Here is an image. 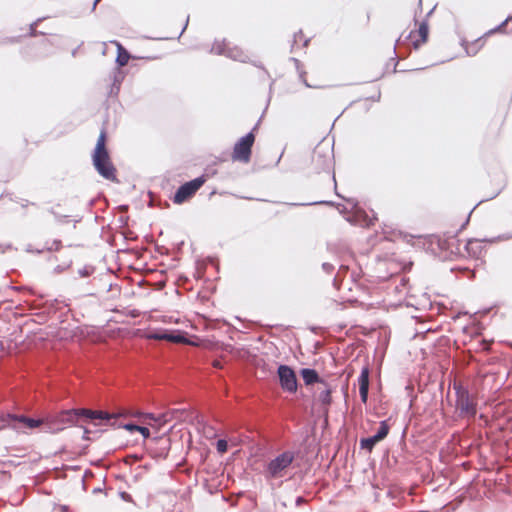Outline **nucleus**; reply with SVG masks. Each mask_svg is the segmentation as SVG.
I'll return each instance as SVG.
<instances>
[{"instance_id": "f257e3e1", "label": "nucleus", "mask_w": 512, "mask_h": 512, "mask_svg": "<svg viewBox=\"0 0 512 512\" xmlns=\"http://www.w3.org/2000/svg\"><path fill=\"white\" fill-rule=\"evenodd\" d=\"M108 412L86 408L63 410L45 417V433L55 434L67 427H82V423L93 422L95 418H108Z\"/></svg>"}, {"instance_id": "f03ea898", "label": "nucleus", "mask_w": 512, "mask_h": 512, "mask_svg": "<svg viewBox=\"0 0 512 512\" xmlns=\"http://www.w3.org/2000/svg\"><path fill=\"white\" fill-rule=\"evenodd\" d=\"M106 132L101 131L92 156L96 171L107 180H116V169L113 166L105 146Z\"/></svg>"}, {"instance_id": "7ed1b4c3", "label": "nucleus", "mask_w": 512, "mask_h": 512, "mask_svg": "<svg viewBox=\"0 0 512 512\" xmlns=\"http://www.w3.org/2000/svg\"><path fill=\"white\" fill-rule=\"evenodd\" d=\"M311 165L315 173H332V179L336 185L335 174L333 172V150L327 144L319 143L316 145L312 152Z\"/></svg>"}, {"instance_id": "20e7f679", "label": "nucleus", "mask_w": 512, "mask_h": 512, "mask_svg": "<svg viewBox=\"0 0 512 512\" xmlns=\"http://www.w3.org/2000/svg\"><path fill=\"white\" fill-rule=\"evenodd\" d=\"M295 455L291 451H285L272 459L265 468L267 479H278L285 476L286 470L290 467Z\"/></svg>"}, {"instance_id": "39448f33", "label": "nucleus", "mask_w": 512, "mask_h": 512, "mask_svg": "<svg viewBox=\"0 0 512 512\" xmlns=\"http://www.w3.org/2000/svg\"><path fill=\"white\" fill-rule=\"evenodd\" d=\"M456 392L455 407L460 417L472 418L476 415V404L471 400L469 392L463 386L454 383Z\"/></svg>"}, {"instance_id": "423d86ee", "label": "nucleus", "mask_w": 512, "mask_h": 512, "mask_svg": "<svg viewBox=\"0 0 512 512\" xmlns=\"http://www.w3.org/2000/svg\"><path fill=\"white\" fill-rule=\"evenodd\" d=\"M254 140L255 137L252 131L241 137L234 145L232 159L234 161L248 163L251 159V149Z\"/></svg>"}, {"instance_id": "0eeeda50", "label": "nucleus", "mask_w": 512, "mask_h": 512, "mask_svg": "<svg viewBox=\"0 0 512 512\" xmlns=\"http://www.w3.org/2000/svg\"><path fill=\"white\" fill-rule=\"evenodd\" d=\"M204 175H201L191 181L182 184L174 194L173 202L181 204L196 193V191L205 183Z\"/></svg>"}, {"instance_id": "6e6552de", "label": "nucleus", "mask_w": 512, "mask_h": 512, "mask_svg": "<svg viewBox=\"0 0 512 512\" xmlns=\"http://www.w3.org/2000/svg\"><path fill=\"white\" fill-rule=\"evenodd\" d=\"M281 388L288 393H295L298 381L294 370L288 365H279L277 369Z\"/></svg>"}, {"instance_id": "1a4fd4ad", "label": "nucleus", "mask_w": 512, "mask_h": 512, "mask_svg": "<svg viewBox=\"0 0 512 512\" xmlns=\"http://www.w3.org/2000/svg\"><path fill=\"white\" fill-rule=\"evenodd\" d=\"M149 339L155 340H167L173 343H186V337L180 332L175 331H167V330H159L155 332H151L147 335Z\"/></svg>"}, {"instance_id": "9d476101", "label": "nucleus", "mask_w": 512, "mask_h": 512, "mask_svg": "<svg viewBox=\"0 0 512 512\" xmlns=\"http://www.w3.org/2000/svg\"><path fill=\"white\" fill-rule=\"evenodd\" d=\"M359 394L363 403L367 402L369 391V368L364 366L358 377Z\"/></svg>"}, {"instance_id": "9b49d317", "label": "nucleus", "mask_w": 512, "mask_h": 512, "mask_svg": "<svg viewBox=\"0 0 512 512\" xmlns=\"http://www.w3.org/2000/svg\"><path fill=\"white\" fill-rule=\"evenodd\" d=\"M300 375L305 383V385H312L314 383H324V380L321 379L315 369L312 368H303L300 370Z\"/></svg>"}, {"instance_id": "f8f14e48", "label": "nucleus", "mask_w": 512, "mask_h": 512, "mask_svg": "<svg viewBox=\"0 0 512 512\" xmlns=\"http://www.w3.org/2000/svg\"><path fill=\"white\" fill-rule=\"evenodd\" d=\"M108 418H95L94 421L92 423H94L95 425L99 424V425H109L111 427H114V428H122V426H119V424H122L121 422H119V417L121 416V414H111V413H108Z\"/></svg>"}, {"instance_id": "ddd939ff", "label": "nucleus", "mask_w": 512, "mask_h": 512, "mask_svg": "<svg viewBox=\"0 0 512 512\" xmlns=\"http://www.w3.org/2000/svg\"><path fill=\"white\" fill-rule=\"evenodd\" d=\"M226 56L228 58H231L235 61H240V62H247L249 59L248 55L241 48H239L237 46L229 47L227 49Z\"/></svg>"}, {"instance_id": "4468645a", "label": "nucleus", "mask_w": 512, "mask_h": 512, "mask_svg": "<svg viewBox=\"0 0 512 512\" xmlns=\"http://www.w3.org/2000/svg\"><path fill=\"white\" fill-rule=\"evenodd\" d=\"M321 385L323 386V389L318 394V400L320 401V403L322 405L329 406L331 404V402H332V398H331L332 389H331V386L326 381H324V383H321Z\"/></svg>"}, {"instance_id": "2eb2a0df", "label": "nucleus", "mask_w": 512, "mask_h": 512, "mask_svg": "<svg viewBox=\"0 0 512 512\" xmlns=\"http://www.w3.org/2000/svg\"><path fill=\"white\" fill-rule=\"evenodd\" d=\"M16 419L19 422L26 424L29 428H36V427L41 426L42 430L45 432V418L34 419V418H29V417L21 415V416L16 417Z\"/></svg>"}, {"instance_id": "dca6fc26", "label": "nucleus", "mask_w": 512, "mask_h": 512, "mask_svg": "<svg viewBox=\"0 0 512 512\" xmlns=\"http://www.w3.org/2000/svg\"><path fill=\"white\" fill-rule=\"evenodd\" d=\"M465 249L470 256L477 257L482 250L481 242L477 239H470L466 242Z\"/></svg>"}, {"instance_id": "f3484780", "label": "nucleus", "mask_w": 512, "mask_h": 512, "mask_svg": "<svg viewBox=\"0 0 512 512\" xmlns=\"http://www.w3.org/2000/svg\"><path fill=\"white\" fill-rule=\"evenodd\" d=\"M117 44V57H116V62L119 66H125L129 59H130V55L129 53L123 48V46L119 43H116Z\"/></svg>"}, {"instance_id": "a211bd4d", "label": "nucleus", "mask_w": 512, "mask_h": 512, "mask_svg": "<svg viewBox=\"0 0 512 512\" xmlns=\"http://www.w3.org/2000/svg\"><path fill=\"white\" fill-rule=\"evenodd\" d=\"M418 33L420 35V40H416L413 42V46L415 49H417L420 45V43H424L427 40L428 37V24L426 21H423L418 28Z\"/></svg>"}, {"instance_id": "6ab92c4d", "label": "nucleus", "mask_w": 512, "mask_h": 512, "mask_svg": "<svg viewBox=\"0 0 512 512\" xmlns=\"http://www.w3.org/2000/svg\"><path fill=\"white\" fill-rule=\"evenodd\" d=\"M227 47L225 40L222 41H215L211 47V53H215L218 55H225L227 53Z\"/></svg>"}, {"instance_id": "aec40b11", "label": "nucleus", "mask_w": 512, "mask_h": 512, "mask_svg": "<svg viewBox=\"0 0 512 512\" xmlns=\"http://www.w3.org/2000/svg\"><path fill=\"white\" fill-rule=\"evenodd\" d=\"M378 442L379 440L374 435L368 438H362L360 440V447L370 452Z\"/></svg>"}, {"instance_id": "412c9836", "label": "nucleus", "mask_w": 512, "mask_h": 512, "mask_svg": "<svg viewBox=\"0 0 512 512\" xmlns=\"http://www.w3.org/2000/svg\"><path fill=\"white\" fill-rule=\"evenodd\" d=\"M389 433V425L387 421L383 420L380 422V427L377 433L374 435L379 441L383 440Z\"/></svg>"}, {"instance_id": "4be33fe9", "label": "nucleus", "mask_w": 512, "mask_h": 512, "mask_svg": "<svg viewBox=\"0 0 512 512\" xmlns=\"http://www.w3.org/2000/svg\"><path fill=\"white\" fill-rule=\"evenodd\" d=\"M170 418L168 417V414L162 413L157 415V418L155 419L154 424H150L151 427L156 428L157 430H160L162 426H164Z\"/></svg>"}, {"instance_id": "5701e85b", "label": "nucleus", "mask_w": 512, "mask_h": 512, "mask_svg": "<svg viewBox=\"0 0 512 512\" xmlns=\"http://www.w3.org/2000/svg\"><path fill=\"white\" fill-rule=\"evenodd\" d=\"M94 272V268L92 266H84L83 268L78 270V275L80 277H88Z\"/></svg>"}, {"instance_id": "b1692460", "label": "nucleus", "mask_w": 512, "mask_h": 512, "mask_svg": "<svg viewBox=\"0 0 512 512\" xmlns=\"http://www.w3.org/2000/svg\"><path fill=\"white\" fill-rule=\"evenodd\" d=\"M216 448L219 453H225L228 449L227 441L224 439H219L216 443Z\"/></svg>"}, {"instance_id": "393cba45", "label": "nucleus", "mask_w": 512, "mask_h": 512, "mask_svg": "<svg viewBox=\"0 0 512 512\" xmlns=\"http://www.w3.org/2000/svg\"><path fill=\"white\" fill-rule=\"evenodd\" d=\"M510 20H512V15L508 16V17H507V18H506V19H505L501 24H499L497 27H495L494 29H491V30L488 32V34H492V33L496 32V31L501 30L503 27H505V26H506V24H507Z\"/></svg>"}, {"instance_id": "a878e982", "label": "nucleus", "mask_w": 512, "mask_h": 512, "mask_svg": "<svg viewBox=\"0 0 512 512\" xmlns=\"http://www.w3.org/2000/svg\"><path fill=\"white\" fill-rule=\"evenodd\" d=\"M119 426H122L123 429L134 432L138 430L139 425L134 423H125V424H119Z\"/></svg>"}, {"instance_id": "bb28decb", "label": "nucleus", "mask_w": 512, "mask_h": 512, "mask_svg": "<svg viewBox=\"0 0 512 512\" xmlns=\"http://www.w3.org/2000/svg\"><path fill=\"white\" fill-rule=\"evenodd\" d=\"M335 267L333 264L331 263H328V262H324L322 264V270L326 273V274H331L333 271H334Z\"/></svg>"}, {"instance_id": "cd10ccee", "label": "nucleus", "mask_w": 512, "mask_h": 512, "mask_svg": "<svg viewBox=\"0 0 512 512\" xmlns=\"http://www.w3.org/2000/svg\"><path fill=\"white\" fill-rule=\"evenodd\" d=\"M49 212H50L52 215H54V217H55V219H56V221H57V222L62 223V222L64 221V219H65V218H67V216H66V215H60V214H58L57 212H55V210H54L53 208H51V209L49 210Z\"/></svg>"}, {"instance_id": "c85d7f7f", "label": "nucleus", "mask_w": 512, "mask_h": 512, "mask_svg": "<svg viewBox=\"0 0 512 512\" xmlns=\"http://www.w3.org/2000/svg\"><path fill=\"white\" fill-rule=\"evenodd\" d=\"M137 431L141 433V435L143 436L144 439H147L150 437V431L147 427L139 426Z\"/></svg>"}, {"instance_id": "c756f323", "label": "nucleus", "mask_w": 512, "mask_h": 512, "mask_svg": "<svg viewBox=\"0 0 512 512\" xmlns=\"http://www.w3.org/2000/svg\"><path fill=\"white\" fill-rule=\"evenodd\" d=\"M306 205H330V206H333L334 203L332 201L321 200V201L310 202V203H307Z\"/></svg>"}, {"instance_id": "7c9ffc66", "label": "nucleus", "mask_w": 512, "mask_h": 512, "mask_svg": "<svg viewBox=\"0 0 512 512\" xmlns=\"http://www.w3.org/2000/svg\"><path fill=\"white\" fill-rule=\"evenodd\" d=\"M36 25H37V22H33L32 24H30V32H29V34L31 36H35L37 34V32H36Z\"/></svg>"}, {"instance_id": "2f4dec72", "label": "nucleus", "mask_w": 512, "mask_h": 512, "mask_svg": "<svg viewBox=\"0 0 512 512\" xmlns=\"http://www.w3.org/2000/svg\"><path fill=\"white\" fill-rule=\"evenodd\" d=\"M84 424L85 423H82V427H81L84 430L82 438L85 439V440H89L90 438H89L88 434L90 433V431L84 426Z\"/></svg>"}, {"instance_id": "473e14b6", "label": "nucleus", "mask_w": 512, "mask_h": 512, "mask_svg": "<svg viewBox=\"0 0 512 512\" xmlns=\"http://www.w3.org/2000/svg\"><path fill=\"white\" fill-rule=\"evenodd\" d=\"M298 37L299 38L302 37V31H299L298 33L294 34V41H293L292 47H294V45L296 44Z\"/></svg>"}, {"instance_id": "72a5a7b5", "label": "nucleus", "mask_w": 512, "mask_h": 512, "mask_svg": "<svg viewBox=\"0 0 512 512\" xmlns=\"http://www.w3.org/2000/svg\"><path fill=\"white\" fill-rule=\"evenodd\" d=\"M304 501H305V500H304V498H303L302 496H298V497L296 498V500H295V504H296L297 506H299V505H301L302 503H304Z\"/></svg>"}, {"instance_id": "f704fd0d", "label": "nucleus", "mask_w": 512, "mask_h": 512, "mask_svg": "<svg viewBox=\"0 0 512 512\" xmlns=\"http://www.w3.org/2000/svg\"><path fill=\"white\" fill-rule=\"evenodd\" d=\"M212 365H213V367L218 368V369L222 368V363L219 360H214Z\"/></svg>"}, {"instance_id": "c9c22d12", "label": "nucleus", "mask_w": 512, "mask_h": 512, "mask_svg": "<svg viewBox=\"0 0 512 512\" xmlns=\"http://www.w3.org/2000/svg\"><path fill=\"white\" fill-rule=\"evenodd\" d=\"M145 417L152 420L153 422H155V419L157 418V416L152 413L145 414Z\"/></svg>"}, {"instance_id": "e433bc0d", "label": "nucleus", "mask_w": 512, "mask_h": 512, "mask_svg": "<svg viewBox=\"0 0 512 512\" xmlns=\"http://www.w3.org/2000/svg\"><path fill=\"white\" fill-rule=\"evenodd\" d=\"M188 21H189V17H187V19H186V23H185V25L183 26V29H182V31H181V33H180V35H182V34H183V32L185 31V29H186V27H187V25H188Z\"/></svg>"}, {"instance_id": "4c0bfd02", "label": "nucleus", "mask_w": 512, "mask_h": 512, "mask_svg": "<svg viewBox=\"0 0 512 512\" xmlns=\"http://www.w3.org/2000/svg\"><path fill=\"white\" fill-rule=\"evenodd\" d=\"M376 219V217L373 215L372 218L369 219V222L367 223L368 226L373 225V221Z\"/></svg>"}, {"instance_id": "58836bf2", "label": "nucleus", "mask_w": 512, "mask_h": 512, "mask_svg": "<svg viewBox=\"0 0 512 512\" xmlns=\"http://www.w3.org/2000/svg\"><path fill=\"white\" fill-rule=\"evenodd\" d=\"M100 0H94L93 2V6H92V10H94L96 8V5L97 3L99 2Z\"/></svg>"}, {"instance_id": "ea45409f", "label": "nucleus", "mask_w": 512, "mask_h": 512, "mask_svg": "<svg viewBox=\"0 0 512 512\" xmlns=\"http://www.w3.org/2000/svg\"><path fill=\"white\" fill-rule=\"evenodd\" d=\"M308 41H309V40H308V39H306V40L304 41V43H303V46H307Z\"/></svg>"}, {"instance_id": "a19ab883", "label": "nucleus", "mask_w": 512, "mask_h": 512, "mask_svg": "<svg viewBox=\"0 0 512 512\" xmlns=\"http://www.w3.org/2000/svg\"><path fill=\"white\" fill-rule=\"evenodd\" d=\"M3 349V343L0 341V350Z\"/></svg>"}, {"instance_id": "79ce46f5", "label": "nucleus", "mask_w": 512, "mask_h": 512, "mask_svg": "<svg viewBox=\"0 0 512 512\" xmlns=\"http://www.w3.org/2000/svg\"><path fill=\"white\" fill-rule=\"evenodd\" d=\"M413 32H410L406 38H410Z\"/></svg>"}, {"instance_id": "37998d69", "label": "nucleus", "mask_w": 512, "mask_h": 512, "mask_svg": "<svg viewBox=\"0 0 512 512\" xmlns=\"http://www.w3.org/2000/svg\"><path fill=\"white\" fill-rule=\"evenodd\" d=\"M304 84L306 85V87H310V85L306 81H304Z\"/></svg>"}, {"instance_id": "c03bdc74", "label": "nucleus", "mask_w": 512, "mask_h": 512, "mask_svg": "<svg viewBox=\"0 0 512 512\" xmlns=\"http://www.w3.org/2000/svg\"><path fill=\"white\" fill-rule=\"evenodd\" d=\"M126 494L125 493H122V496L124 497V499H127V496H125Z\"/></svg>"}, {"instance_id": "a18cd8bd", "label": "nucleus", "mask_w": 512, "mask_h": 512, "mask_svg": "<svg viewBox=\"0 0 512 512\" xmlns=\"http://www.w3.org/2000/svg\"><path fill=\"white\" fill-rule=\"evenodd\" d=\"M126 494L125 493H122V496L124 497V499H127V496H125Z\"/></svg>"}]
</instances>
